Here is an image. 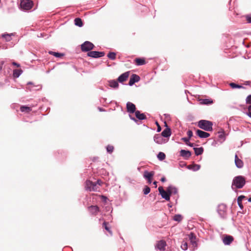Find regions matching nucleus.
Returning <instances> with one entry per match:
<instances>
[{
  "instance_id": "1",
  "label": "nucleus",
  "mask_w": 251,
  "mask_h": 251,
  "mask_svg": "<svg viewBox=\"0 0 251 251\" xmlns=\"http://www.w3.org/2000/svg\"><path fill=\"white\" fill-rule=\"evenodd\" d=\"M246 183L245 178L242 176H235L232 181V188L233 190L242 188Z\"/></svg>"
},
{
  "instance_id": "2",
  "label": "nucleus",
  "mask_w": 251,
  "mask_h": 251,
  "mask_svg": "<svg viewBox=\"0 0 251 251\" xmlns=\"http://www.w3.org/2000/svg\"><path fill=\"white\" fill-rule=\"evenodd\" d=\"M101 181L98 180L96 182H93L90 180L86 181L85 188L87 190L90 191H96L99 188V186L101 185Z\"/></svg>"
},
{
  "instance_id": "3",
  "label": "nucleus",
  "mask_w": 251,
  "mask_h": 251,
  "mask_svg": "<svg viewBox=\"0 0 251 251\" xmlns=\"http://www.w3.org/2000/svg\"><path fill=\"white\" fill-rule=\"evenodd\" d=\"M212 123L207 120H201L198 122V126L206 131H212Z\"/></svg>"
},
{
  "instance_id": "4",
  "label": "nucleus",
  "mask_w": 251,
  "mask_h": 251,
  "mask_svg": "<svg viewBox=\"0 0 251 251\" xmlns=\"http://www.w3.org/2000/svg\"><path fill=\"white\" fill-rule=\"evenodd\" d=\"M33 2L30 0H22L21 7L24 10H29L32 8Z\"/></svg>"
},
{
  "instance_id": "5",
  "label": "nucleus",
  "mask_w": 251,
  "mask_h": 251,
  "mask_svg": "<svg viewBox=\"0 0 251 251\" xmlns=\"http://www.w3.org/2000/svg\"><path fill=\"white\" fill-rule=\"evenodd\" d=\"M94 45L89 41H86L81 46V50L83 51H88L92 50Z\"/></svg>"
},
{
  "instance_id": "6",
  "label": "nucleus",
  "mask_w": 251,
  "mask_h": 251,
  "mask_svg": "<svg viewBox=\"0 0 251 251\" xmlns=\"http://www.w3.org/2000/svg\"><path fill=\"white\" fill-rule=\"evenodd\" d=\"M158 191L160 193V194L161 195V197L165 199L166 200H170V195L169 192L167 191H165L163 189V187L160 186L158 188Z\"/></svg>"
},
{
  "instance_id": "7",
  "label": "nucleus",
  "mask_w": 251,
  "mask_h": 251,
  "mask_svg": "<svg viewBox=\"0 0 251 251\" xmlns=\"http://www.w3.org/2000/svg\"><path fill=\"white\" fill-rule=\"evenodd\" d=\"M88 55L91 57L98 58L103 56L105 54L104 52H99L97 51H91L88 53Z\"/></svg>"
},
{
  "instance_id": "8",
  "label": "nucleus",
  "mask_w": 251,
  "mask_h": 251,
  "mask_svg": "<svg viewBox=\"0 0 251 251\" xmlns=\"http://www.w3.org/2000/svg\"><path fill=\"white\" fill-rule=\"evenodd\" d=\"M234 240L233 237L231 235H224L223 238V242L225 245H229Z\"/></svg>"
},
{
  "instance_id": "9",
  "label": "nucleus",
  "mask_w": 251,
  "mask_h": 251,
  "mask_svg": "<svg viewBox=\"0 0 251 251\" xmlns=\"http://www.w3.org/2000/svg\"><path fill=\"white\" fill-rule=\"evenodd\" d=\"M189 239L191 242V243L192 245V250H194L195 248L197 247V242H196V237L194 233H191L188 235Z\"/></svg>"
},
{
  "instance_id": "10",
  "label": "nucleus",
  "mask_w": 251,
  "mask_h": 251,
  "mask_svg": "<svg viewBox=\"0 0 251 251\" xmlns=\"http://www.w3.org/2000/svg\"><path fill=\"white\" fill-rule=\"evenodd\" d=\"M126 109L127 111L130 113H133L136 111L135 105L130 102H128L126 103Z\"/></svg>"
},
{
  "instance_id": "11",
  "label": "nucleus",
  "mask_w": 251,
  "mask_h": 251,
  "mask_svg": "<svg viewBox=\"0 0 251 251\" xmlns=\"http://www.w3.org/2000/svg\"><path fill=\"white\" fill-rule=\"evenodd\" d=\"M140 79V77L137 75L133 74L131 75L130 78V80L128 82V84L130 86H132L135 82H138Z\"/></svg>"
},
{
  "instance_id": "12",
  "label": "nucleus",
  "mask_w": 251,
  "mask_h": 251,
  "mask_svg": "<svg viewBox=\"0 0 251 251\" xmlns=\"http://www.w3.org/2000/svg\"><path fill=\"white\" fill-rule=\"evenodd\" d=\"M197 135L201 138H206L210 136V134L205 131L198 129L196 131Z\"/></svg>"
},
{
  "instance_id": "13",
  "label": "nucleus",
  "mask_w": 251,
  "mask_h": 251,
  "mask_svg": "<svg viewBox=\"0 0 251 251\" xmlns=\"http://www.w3.org/2000/svg\"><path fill=\"white\" fill-rule=\"evenodd\" d=\"M129 75V72H126L123 74H122L118 78V80L120 82H123L125 81L127 78L128 77Z\"/></svg>"
},
{
  "instance_id": "14",
  "label": "nucleus",
  "mask_w": 251,
  "mask_h": 251,
  "mask_svg": "<svg viewBox=\"0 0 251 251\" xmlns=\"http://www.w3.org/2000/svg\"><path fill=\"white\" fill-rule=\"evenodd\" d=\"M180 154L182 157L185 159H188L191 156V152L190 151L184 150H181Z\"/></svg>"
},
{
  "instance_id": "15",
  "label": "nucleus",
  "mask_w": 251,
  "mask_h": 251,
  "mask_svg": "<svg viewBox=\"0 0 251 251\" xmlns=\"http://www.w3.org/2000/svg\"><path fill=\"white\" fill-rule=\"evenodd\" d=\"M166 246V242L164 240H160L157 243L156 248L160 250H165V247Z\"/></svg>"
},
{
  "instance_id": "16",
  "label": "nucleus",
  "mask_w": 251,
  "mask_h": 251,
  "mask_svg": "<svg viewBox=\"0 0 251 251\" xmlns=\"http://www.w3.org/2000/svg\"><path fill=\"white\" fill-rule=\"evenodd\" d=\"M235 163L236 167L238 168H241L243 166L244 163L243 161L238 158L237 154L235 156Z\"/></svg>"
},
{
  "instance_id": "17",
  "label": "nucleus",
  "mask_w": 251,
  "mask_h": 251,
  "mask_svg": "<svg viewBox=\"0 0 251 251\" xmlns=\"http://www.w3.org/2000/svg\"><path fill=\"white\" fill-rule=\"evenodd\" d=\"M167 191L169 192L170 196L175 195L177 193V189L173 186H170L167 188Z\"/></svg>"
},
{
  "instance_id": "18",
  "label": "nucleus",
  "mask_w": 251,
  "mask_h": 251,
  "mask_svg": "<svg viewBox=\"0 0 251 251\" xmlns=\"http://www.w3.org/2000/svg\"><path fill=\"white\" fill-rule=\"evenodd\" d=\"M134 61L137 66H141L146 64V62L143 58H136L135 59Z\"/></svg>"
},
{
  "instance_id": "19",
  "label": "nucleus",
  "mask_w": 251,
  "mask_h": 251,
  "mask_svg": "<svg viewBox=\"0 0 251 251\" xmlns=\"http://www.w3.org/2000/svg\"><path fill=\"white\" fill-rule=\"evenodd\" d=\"M154 175V171H151L150 172H149L148 171H146L144 172V177L147 179H149L150 178H152Z\"/></svg>"
},
{
  "instance_id": "20",
  "label": "nucleus",
  "mask_w": 251,
  "mask_h": 251,
  "mask_svg": "<svg viewBox=\"0 0 251 251\" xmlns=\"http://www.w3.org/2000/svg\"><path fill=\"white\" fill-rule=\"evenodd\" d=\"M88 210L92 214H96L99 211V207L97 205H91L88 207Z\"/></svg>"
},
{
  "instance_id": "21",
  "label": "nucleus",
  "mask_w": 251,
  "mask_h": 251,
  "mask_svg": "<svg viewBox=\"0 0 251 251\" xmlns=\"http://www.w3.org/2000/svg\"><path fill=\"white\" fill-rule=\"evenodd\" d=\"M171 132L170 128L167 127L162 131L161 136L165 137H168L171 135Z\"/></svg>"
},
{
  "instance_id": "22",
  "label": "nucleus",
  "mask_w": 251,
  "mask_h": 251,
  "mask_svg": "<svg viewBox=\"0 0 251 251\" xmlns=\"http://www.w3.org/2000/svg\"><path fill=\"white\" fill-rule=\"evenodd\" d=\"M135 113L136 118L139 120H144L146 119V115L144 113H141L139 111H136Z\"/></svg>"
},
{
  "instance_id": "23",
  "label": "nucleus",
  "mask_w": 251,
  "mask_h": 251,
  "mask_svg": "<svg viewBox=\"0 0 251 251\" xmlns=\"http://www.w3.org/2000/svg\"><path fill=\"white\" fill-rule=\"evenodd\" d=\"M20 110L22 112L28 113L32 110V109L30 107L23 105L21 106Z\"/></svg>"
},
{
  "instance_id": "24",
  "label": "nucleus",
  "mask_w": 251,
  "mask_h": 251,
  "mask_svg": "<svg viewBox=\"0 0 251 251\" xmlns=\"http://www.w3.org/2000/svg\"><path fill=\"white\" fill-rule=\"evenodd\" d=\"M162 136L159 134L155 135L154 136V141L158 144H162Z\"/></svg>"
},
{
  "instance_id": "25",
  "label": "nucleus",
  "mask_w": 251,
  "mask_h": 251,
  "mask_svg": "<svg viewBox=\"0 0 251 251\" xmlns=\"http://www.w3.org/2000/svg\"><path fill=\"white\" fill-rule=\"evenodd\" d=\"M194 150L195 151V153L196 155H201L203 152V148L202 147L194 148Z\"/></svg>"
},
{
  "instance_id": "26",
  "label": "nucleus",
  "mask_w": 251,
  "mask_h": 251,
  "mask_svg": "<svg viewBox=\"0 0 251 251\" xmlns=\"http://www.w3.org/2000/svg\"><path fill=\"white\" fill-rule=\"evenodd\" d=\"M109 86L111 87L114 88H117L119 86V84L117 82V81L115 80H110L109 81Z\"/></svg>"
},
{
  "instance_id": "27",
  "label": "nucleus",
  "mask_w": 251,
  "mask_h": 251,
  "mask_svg": "<svg viewBox=\"0 0 251 251\" xmlns=\"http://www.w3.org/2000/svg\"><path fill=\"white\" fill-rule=\"evenodd\" d=\"M201 103L203 104H210L213 103V101L211 99H201L200 100Z\"/></svg>"
},
{
  "instance_id": "28",
  "label": "nucleus",
  "mask_w": 251,
  "mask_h": 251,
  "mask_svg": "<svg viewBox=\"0 0 251 251\" xmlns=\"http://www.w3.org/2000/svg\"><path fill=\"white\" fill-rule=\"evenodd\" d=\"M74 21L76 25L79 27H81L83 26V22L80 18H76L75 19Z\"/></svg>"
},
{
  "instance_id": "29",
  "label": "nucleus",
  "mask_w": 251,
  "mask_h": 251,
  "mask_svg": "<svg viewBox=\"0 0 251 251\" xmlns=\"http://www.w3.org/2000/svg\"><path fill=\"white\" fill-rule=\"evenodd\" d=\"M23 72L21 69H16L13 71V76L18 77Z\"/></svg>"
},
{
  "instance_id": "30",
  "label": "nucleus",
  "mask_w": 251,
  "mask_h": 251,
  "mask_svg": "<svg viewBox=\"0 0 251 251\" xmlns=\"http://www.w3.org/2000/svg\"><path fill=\"white\" fill-rule=\"evenodd\" d=\"M108 223L104 222L102 224V227L107 231L110 234H112V231L110 230V227L108 226Z\"/></svg>"
},
{
  "instance_id": "31",
  "label": "nucleus",
  "mask_w": 251,
  "mask_h": 251,
  "mask_svg": "<svg viewBox=\"0 0 251 251\" xmlns=\"http://www.w3.org/2000/svg\"><path fill=\"white\" fill-rule=\"evenodd\" d=\"M229 85L233 89H234V88H243V89H244L245 88V87H243V86L240 85L238 84H236L233 82L230 83L229 84Z\"/></svg>"
},
{
  "instance_id": "32",
  "label": "nucleus",
  "mask_w": 251,
  "mask_h": 251,
  "mask_svg": "<svg viewBox=\"0 0 251 251\" xmlns=\"http://www.w3.org/2000/svg\"><path fill=\"white\" fill-rule=\"evenodd\" d=\"M173 220L176 221L180 222L182 220V216L180 214L175 215L173 217Z\"/></svg>"
},
{
  "instance_id": "33",
  "label": "nucleus",
  "mask_w": 251,
  "mask_h": 251,
  "mask_svg": "<svg viewBox=\"0 0 251 251\" xmlns=\"http://www.w3.org/2000/svg\"><path fill=\"white\" fill-rule=\"evenodd\" d=\"M166 157V155L164 153L162 152H159L157 155V158L159 160L162 161L165 159Z\"/></svg>"
},
{
  "instance_id": "34",
  "label": "nucleus",
  "mask_w": 251,
  "mask_h": 251,
  "mask_svg": "<svg viewBox=\"0 0 251 251\" xmlns=\"http://www.w3.org/2000/svg\"><path fill=\"white\" fill-rule=\"evenodd\" d=\"M49 53L50 54L53 55H54V56H55L56 57H61L62 56H63V54H62V53H58V52H53V51H50L49 52Z\"/></svg>"
},
{
  "instance_id": "35",
  "label": "nucleus",
  "mask_w": 251,
  "mask_h": 251,
  "mask_svg": "<svg viewBox=\"0 0 251 251\" xmlns=\"http://www.w3.org/2000/svg\"><path fill=\"white\" fill-rule=\"evenodd\" d=\"M116 53L113 52H110L108 55L107 56L109 58H110L111 60H115L116 59Z\"/></svg>"
},
{
  "instance_id": "36",
  "label": "nucleus",
  "mask_w": 251,
  "mask_h": 251,
  "mask_svg": "<svg viewBox=\"0 0 251 251\" xmlns=\"http://www.w3.org/2000/svg\"><path fill=\"white\" fill-rule=\"evenodd\" d=\"M181 248L183 250H187L188 249V244L187 242L183 241L181 245Z\"/></svg>"
},
{
  "instance_id": "37",
  "label": "nucleus",
  "mask_w": 251,
  "mask_h": 251,
  "mask_svg": "<svg viewBox=\"0 0 251 251\" xmlns=\"http://www.w3.org/2000/svg\"><path fill=\"white\" fill-rule=\"evenodd\" d=\"M99 198L101 202H102L107 203L108 202V199L104 196H99Z\"/></svg>"
},
{
  "instance_id": "38",
  "label": "nucleus",
  "mask_w": 251,
  "mask_h": 251,
  "mask_svg": "<svg viewBox=\"0 0 251 251\" xmlns=\"http://www.w3.org/2000/svg\"><path fill=\"white\" fill-rule=\"evenodd\" d=\"M12 35V34H11ZM2 37L4 38L6 41H10L11 39V34H4L2 35Z\"/></svg>"
},
{
  "instance_id": "39",
  "label": "nucleus",
  "mask_w": 251,
  "mask_h": 251,
  "mask_svg": "<svg viewBox=\"0 0 251 251\" xmlns=\"http://www.w3.org/2000/svg\"><path fill=\"white\" fill-rule=\"evenodd\" d=\"M151 191L150 188L148 186H145V188L143 189V192L145 195L148 194Z\"/></svg>"
},
{
  "instance_id": "40",
  "label": "nucleus",
  "mask_w": 251,
  "mask_h": 251,
  "mask_svg": "<svg viewBox=\"0 0 251 251\" xmlns=\"http://www.w3.org/2000/svg\"><path fill=\"white\" fill-rule=\"evenodd\" d=\"M114 150V147L111 145H108L106 147V150L109 153H112Z\"/></svg>"
},
{
  "instance_id": "41",
  "label": "nucleus",
  "mask_w": 251,
  "mask_h": 251,
  "mask_svg": "<svg viewBox=\"0 0 251 251\" xmlns=\"http://www.w3.org/2000/svg\"><path fill=\"white\" fill-rule=\"evenodd\" d=\"M246 198V197L244 196H240L237 199V203L238 204H241L242 200Z\"/></svg>"
},
{
  "instance_id": "42",
  "label": "nucleus",
  "mask_w": 251,
  "mask_h": 251,
  "mask_svg": "<svg viewBox=\"0 0 251 251\" xmlns=\"http://www.w3.org/2000/svg\"><path fill=\"white\" fill-rule=\"evenodd\" d=\"M246 101L247 104H251V95L247 97Z\"/></svg>"
},
{
  "instance_id": "43",
  "label": "nucleus",
  "mask_w": 251,
  "mask_h": 251,
  "mask_svg": "<svg viewBox=\"0 0 251 251\" xmlns=\"http://www.w3.org/2000/svg\"><path fill=\"white\" fill-rule=\"evenodd\" d=\"M187 134L188 137V138L190 139L193 136V132L191 130H189L187 132Z\"/></svg>"
},
{
  "instance_id": "44",
  "label": "nucleus",
  "mask_w": 251,
  "mask_h": 251,
  "mask_svg": "<svg viewBox=\"0 0 251 251\" xmlns=\"http://www.w3.org/2000/svg\"><path fill=\"white\" fill-rule=\"evenodd\" d=\"M182 140L186 143V144L187 145L189 142V140L190 139L188 138H186V137H184V138H182Z\"/></svg>"
},
{
  "instance_id": "45",
  "label": "nucleus",
  "mask_w": 251,
  "mask_h": 251,
  "mask_svg": "<svg viewBox=\"0 0 251 251\" xmlns=\"http://www.w3.org/2000/svg\"><path fill=\"white\" fill-rule=\"evenodd\" d=\"M193 167H194V168L193 169V170L196 171V170H198L200 169V166L199 165L195 164L193 166Z\"/></svg>"
},
{
  "instance_id": "46",
  "label": "nucleus",
  "mask_w": 251,
  "mask_h": 251,
  "mask_svg": "<svg viewBox=\"0 0 251 251\" xmlns=\"http://www.w3.org/2000/svg\"><path fill=\"white\" fill-rule=\"evenodd\" d=\"M246 20L249 23H251V17L249 15L246 16Z\"/></svg>"
},
{
  "instance_id": "47",
  "label": "nucleus",
  "mask_w": 251,
  "mask_h": 251,
  "mask_svg": "<svg viewBox=\"0 0 251 251\" xmlns=\"http://www.w3.org/2000/svg\"><path fill=\"white\" fill-rule=\"evenodd\" d=\"M219 137L221 139H223L224 138V133L223 132H219Z\"/></svg>"
},
{
  "instance_id": "48",
  "label": "nucleus",
  "mask_w": 251,
  "mask_h": 251,
  "mask_svg": "<svg viewBox=\"0 0 251 251\" xmlns=\"http://www.w3.org/2000/svg\"><path fill=\"white\" fill-rule=\"evenodd\" d=\"M156 124L157 126V132H160L161 131V127L159 126V125L158 124V123L157 122H156Z\"/></svg>"
},
{
  "instance_id": "49",
  "label": "nucleus",
  "mask_w": 251,
  "mask_h": 251,
  "mask_svg": "<svg viewBox=\"0 0 251 251\" xmlns=\"http://www.w3.org/2000/svg\"><path fill=\"white\" fill-rule=\"evenodd\" d=\"M248 113H247L248 115L250 117V114L251 113V105L249 106L248 107Z\"/></svg>"
},
{
  "instance_id": "50",
  "label": "nucleus",
  "mask_w": 251,
  "mask_h": 251,
  "mask_svg": "<svg viewBox=\"0 0 251 251\" xmlns=\"http://www.w3.org/2000/svg\"><path fill=\"white\" fill-rule=\"evenodd\" d=\"M3 63H4L3 61H1L0 62V71L2 70Z\"/></svg>"
},
{
  "instance_id": "51",
  "label": "nucleus",
  "mask_w": 251,
  "mask_h": 251,
  "mask_svg": "<svg viewBox=\"0 0 251 251\" xmlns=\"http://www.w3.org/2000/svg\"><path fill=\"white\" fill-rule=\"evenodd\" d=\"M12 64H13V65L16 66L17 67H19L20 66V64H18V63H17L15 62H13L12 63Z\"/></svg>"
},
{
  "instance_id": "52",
  "label": "nucleus",
  "mask_w": 251,
  "mask_h": 251,
  "mask_svg": "<svg viewBox=\"0 0 251 251\" xmlns=\"http://www.w3.org/2000/svg\"><path fill=\"white\" fill-rule=\"evenodd\" d=\"M187 145L190 147H193L194 146V144L193 143H191L190 142H189V143Z\"/></svg>"
},
{
  "instance_id": "53",
  "label": "nucleus",
  "mask_w": 251,
  "mask_h": 251,
  "mask_svg": "<svg viewBox=\"0 0 251 251\" xmlns=\"http://www.w3.org/2000/svg\"><path fill=\"white\" fill-rule=\"evenodd\" d=\"M166 178H165L164 176L162 177L161 178V181L162 182H165V181H166Z\"/></svg>"
},
{
  "instance_id": "54",
  "label": "nucleus",
  "mask_w": 251,
  "mask_h": 251,
  "mask_svg": "<svg viewBox=\"0 0 251 251\" xmlns=\"http://www.w3.org/2000/svg\"><path fill=\"white\" fill-rule=\"evenodd\" d=\"M148 180V183L149 184H151V181H152V178H150L149 179H147Z\"/></svg>"
},
{
  "instance_id": "55",
  "label": "nucleus",
  "mask_w": 251,
  "mask_h": 251,
  "mask_svg": "<svg viewBox=\"0 0 251 251\" xmlns=\"http://www.w3.org/2000/svg\"><path fill=\"white\" fill-rule=\"evenodd\" d=\"M157 182L156 181H154L153 182V184L154 185V187L156 188L157 187Z\"/></svg>"
},
{
  "instance_id": "56",
  "label": "nucleus",
  "mask_w": 251,
  "mask_h": 251,
  "mask_svg": "<svg viewBox=\"0 0 251 251\" xmlns=\"http://www.w3.org/2000/svg\"><path fill=\"white\" fill-rule=\"evenodd\" d=\"M239 206L241 208V209H242L243 208V205L242 204L239 205Z\"/></svg>"
},
{
  "instance_id": "57",
  "label": "nucleus",
  "mask_w": 251,
  "mask_h": 251,
  "mask_svg": "<svg viewBox=\"0 0 251 251\" xmlns=\"http://www.w3.org/2000/svg\"><path fill=\"white\" fill-rule=\"evenodd\" d=\"M248 201L251 202V197L248 199Z\"/></svg>"
},
{
  "instance_id": "58",
  "label": "nucleus",
  "mask_w": 251,
  "mask_h": 251,
  "mask_svg": "<svg viewBox=\"0 0 251 251\" xmlns=\"http://www.w3.org/2000/svg\"><path fill=\"white\" fill-rule=\"evenodd\" d=\"M246 84H249L250 83H249V81H246V83H245Z\"/></svg>"
},
{
  "instance_id": "59",
  "label": "nucleus",
  "mask_w": 251,
  "mask_h": 251,
  "mask_svg": "<svg viewBox=\"0 0 251 251\" xmlns=\"http://www.w3.org/2000/svg\"><path fill=\"white\" fill-rule=\"evenodd\" d=\"M250 117H251V113L250 114Z\"/></svg>"
},
{
  "instance_id": "60",
  "label": "nucleus",
  "mask_w": 251,
  "mask_h": 251,
  "mask_svg": "<svg viewBox=\"0 0 251 251\" xmlns=\"http://www.w3.org/2000/svg\"><path fill=\"white\" fill-rule=\"evenodd\" d=\"M165 124L166 125V126H167V124L166 122H165Z\"/></svg>"
},
{
  "instance_id": "61",
  "label": "nucleus",
  "mask_w": 251,
  "mask_h": 251,
  "mask_svg": "<svg viewBox=\"0 0 251 251\" xmlns=\"http://www.w3.org/2000/svg\"><path fill=\"white\" fill-rule=\"evenodd\" d=\"M170 207H172V205H170Z\"/></svg>"
}]
</instances>
